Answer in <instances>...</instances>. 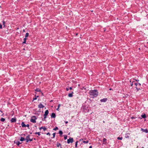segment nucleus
I'll return each instance as SVG.
<instances>
[{
  "mask_svg": "<svg viewBox=\"0 0 148 148\" xmlns=\"http://www.w3.org/2000/svg\"><path fill=\"white\" fill-rule=\"evenodd\" d=\"M43 128L42 129H43L44 131H45L47 129L46 127H45V126L43 127Z\"/></svg>",
  "mask_w": 148,
  "mask_h": 148,
  "instance_id": "obj_37",
  "label": "nucleus"
},
{
  "mask_svg": "<svg viewBox=\"0 0 148 148\" xmlns=\"http://www.w3.org/2000/svg\"><path fill=\"white\" fill-rule=\"evenodd\" d=\"M112 90V88H110L109 89L110 90Z\"/></svg>",
  "mask_w": 148,
  "mask_h": 148,
  "instance_id": "obj_55",
  "label": "nucleus"
},
{
  "mask_svg": "<svg viewBox=\"0 0 148 148\" xmlns=\"http://www.w3.org/2000/svg\"><path fill=\"white\" fill-rule=\"evenodd\" d=\"M83 139L82 138H81L79 140V141H81L82 140H83Z\"/></svg>",
  "mask_w": 148,
  "mask_h": 148,
  "instance_id": "obj_51",
  "label": "nucleus"
},
{
  "mask_svg": "<svg viewBox=\"0 0 148 148\" xmlns=\"http://www.w3.org/2000/svg\"><path fill=\"white\" fill-rule=\"evenodd\" d=\"M65 123L67 124V123H68V121H65Z\"/></svg>",
  "mask_w": 148,
  "mask_h": 148,
  "instance_id": "obj_50",
  "label": "nucleus"
},
{
  "mask_svg": "<svg viewBox=\"0 0 148 148\" xmlns=\"http://www.w3.org/2000/svg\"><path fill=\"white\" fill-rule=\"evenodd\" d=\"M43 128V127H40L39 128V129L40 130H41V129H42Z\"/></svg>",
  "mask_w": 148,
  "mask_h": 148,
  "instance_id": "obj_47",
  "label": "nucleus"
},
{
  "mask_svg": "<svg viewBox=\"0 0 148 148\" xmlns=\"http://www.w3.org/2000/svg\"><path fill=\"white\" fill-rule=\"evenodd\" d=\"M134 85L136 86V88L137 90V91H138L139 90H141L140 88L141 86V84L139 83H134Z\"/></svg>",
  "mask_w": 148,
  "mask_h": 148,
  "instance_id": "obj_3",
  "label": "nucleus"
},
{
  "mask_svg": "<svg viewBox=\"0 0 148 148\" xmlns=\"http://www.w3.org/2000/svg\"><path fill=\"white\" fill-rule=\"evenodd\" d=\"M2 23H3V27H5V21H2Z\"/></svg>",
  "mask_w": 148,
  "mask_h": 148,
  "instance_id": "obj_26",
  "label": "nucleus"
},
{
  "mask_svg": "<svg viewBox=\"0 0 148 148\" xmlns=\"http://www.w3.org/2000/svg\"><path fill=\"white\" fill-rule=\"evenodd\" d=\"M46 119V118H45V117H44V119H42V121H45V120H45Z\"/></svg>",
  "mask_w": 148,
  "mask_h": 148,
  "instance_id": "obj_44",
  "label": "nucleus"
},
{
  "mask_svg": "<svg viewBox=\"0 0 148 148\" xmlns=\"http://www.w3.org/2000/svg\"><path fill=\"white\" fill-rule=\"evenodd\" d=\"M60 148H62V147L61 146H60Z\"/></svg>",
  "mask_w": 148,
  "mask_h": 148,
  "instance_id": "obj_61",
  "label": "nucleus"
},
{
  "mask_svg": "<svg viewBox=\"0 0 148 148\" xmlns=\"http://www.w3.org/2000/svg\"><path fill=\"white\" fill-rule=\"evenodd\" d=\"M69 89L68 88H66V90L67 91H68Z\"/></svg>",
  "mask_w": 148,
  "mask_h": 148,
  "instance_id": "obj_49",
  "label": "nucleus"
},
{
  "mask_svg": "<svg viewBox=\"0 0 148 148\" xmlns=\"http://www.w3.org/2000/svg\"><path fill=\"white\" fill-rule=\"evenodd\" d=\"M5 119L3 118H1L0 119V121L2 122H4L5 121Z\"/></svg>",
  "mask_w": 148,
  "mask_h": 148,
  "instance_id": "obj_23",
  "label": "nucleus"
},
{
  "mask_svg": "<svg viewBox=\"0 0 148 148\" xmlns=\"http://www.w3.org/2000/svg\"><path fill=\"white\" fill-rule=\"evenodd\" d=\"M58 133L60 134V136H62V135L63 133L61 130L59 131Z\"/></svg>",
  "mask_w": 148,
  "mask_h": 148,
  "instance_id": "obj_18",
  "label": "nucleus"
},
{
  "mask_svg": "<svg viewBox=\"0 0 148 148\" xmlns=\"http://www.w3.org/2000/svg\"><path fill=\"white\" fill-rule=\"evenodd\" d=\"M26 40H27L26 38H24V39H23L24 41L22 43L23 44H26Z\"/></svg>",
  "mask_w": 148,
  "mask_h": 148,
  "instance_id": "obj_22",
  "label": "nucleus"
},
{
  "mask_svg": "<svg viewBox=\"0 0 148 148\" xmlns=\"http://www.w3.org/2000/svg\"><path fill=\"white\" fill-rule=\"evenodd\" d=\"M73 92L72 91L71 93H70L69 94L68 96V97H73Z\"/></svg>",
  "mask_w": 148,
  "mask_h": 148,
  "instance_id": "obj_14",
  "label": "nucleus"
},
{
  "mask_svg": "<svg viewBox=\"0 0 148 148\" xmlns=\"http://www.w3.org/2000/svg\"><path fill=\"white\" fill-rule=\"evenodd\" d=\"M25 140H26V143H28L29 142V139H25Z\"/></svg>",
  "mask_w": 148,
  "mask_h": 148,
  "instance_id": "obj_38",
  "label": "nucleus"
},
{
  "mask_svg": "<svg viewBox=\"0 0 148 148\" xmlns=\"http://www.w3.org/2000/svg\"><path fill=\"white\" fill-rule=\"evenodd\" d=\"M78 34L77 33H76V36H77L78 35Z\"/></svg>",
  "mask_w": 148,
  "mask_h": 148,
  "instance_id": "obj_57",
  "label": "nucleus"
},
{
  "mask_svg": "<svg viewBox=\"0 0 148 148\" xmlns=\"http://www.w3.org/2000/svg\"><path fill=\"white\" fill-rule=\"evenodd\" d=\"M136 81L137 82H138V81H139V80L138 79H137V80H136Z\"/></svg>",
  "mask_w": 148,
  "mask_h": 148,
  "instance_id": "obj_53",
  "label": "nucleus"
},
{
  "mask_svg": "<svg viewBox=\"0 0 148 148\" xmlns=\"http://www.w3.org/2000/svg\"><path fill=\"white\" fill-rule=\"evenodd\" d=\"M64 139L65 140H66L67 139V135H64Z\"/></svg>",
  "mask_w": 148,
  "mask_h": 148,
  "instance_id": "obj_32",
  "label": "nucleus"
},
{
  "mask_svg": "<svg viewBox=\"0 0 148 148\" xmlns=\"http://www.w3.org/2000/svg\"><path fill=\"white\" fill-rule=\"evenodd\" d=\"M141 130L143 132H144L146 133H148V130H147V129H144L142 128H141Z\"/></svg>",
  "mask_w": 148,
  "mask_h": 148,
  "instance_id": "obj_9",
  "label": "nucleus"
},
{
  "mask_svg": "<svg viewBox=\"0 0 148 148\" xmlns=\"http://www.w3.org/2000/svg\"><path fill=\"white\" fill-rule=\"evenodd\" d=\"M132 119H134V117H132Z\"/></svg>",
  "mask_w": 148,
  "mask_h": 148,
  "instance_id": "obj_62",
  "label": "nucleus"
},
{
  "mask_svg": "<svg viewBox=\"0 0 148 148\" xmlns=\"http://www.w3.org/2000/svg\"><path fill=\"white\" fill-rule=\"evenodd\" d=\"M46 134L47 135H49V136H50V134L49 133V132H48Z\"/></svg>",
  "mask_w": 148,
  "mask_h": 148,
  "instance_id": "obj_43",
  "label": "nucleus"
},
{
  "mask_svg": "<svg viewBox=\"0 0 148 148\" xmlns=\"http://www.w3.org/2000/svg\"><path fill=\"white\" fill-rule=\"evenodd\" d=\"M56 117V115L55 113H52L51 115V118H55Z\"/></svg>",
  "mask_w": 148,
  "mask_h": 148,
  "instance_id": "obj_13",
  "label": "nucleus"
},
{
  "mask_svg": "<svg viewBox=\"0 0 148 148\" xmlns=\"http://www.w3.org/2000/svg\"><path fill=\"white\" fill-rule=\"evenodd\" d=\"M23 32H25V29H23Z\"/></svg>",
  "mask_w": 148,
  "mask_h": 148,
  "instance_id": "obj_56",
  "label": "nucleus"
},
{
  "mask_svg": "<svg viewBox=\"0 0 148 148\" xmlns=\"http://www.w3.org/2000/svg\"><path fill=\"white\" fill-rule=\"evenodd\" d=\"M135 83V82L134 81H133L132 83L130 84L131 86H132L133 84V83Z\"/></svg>",
  "mask_w": 148,
  "mask_h": 148,
  "instance_id": "obj_40",
  "label": "nucleus"
},
{
  "mask_svg": "<svg viewBox=\"0 0 148 148\" xmlns=\"http://www.w3.org/2000/svg\"><path fill=\"white\" fill-rule=\"evenodd\" d=\"M3 114L1 115V116H3Z\"/></svg>",
  "mask_w": 148,
  "mask_h": 148,
  "instance_id": "obj_63",
  "label": "nucleus"
},
{
  "mask_svg": "<svg viewBox=\"0 0 148 148\" xmlns=\"http://www.w3.org/2000/svg\"><path fill=\"white\" fill-rule=\"evenodd\" d=\"M78 142V141H77L75 142V147L77 148V143Z\"/></svg>",
  "mask_w": 148,
  "mask_h": 148,
  "instance_id": "obj_27",
  "label": "nucleus"
},
{
  "mask_svg": "<svg viewBox=\"0 0 148 148\" xmlns=\"http://www.w3.org/2000/svg\"><path fill=\"white\" fill-rule=\"evenodd\" d=\"M56 133H54L53 134V137H52V138H54L55 136Z\"/></svg>",
  "mask_w": 148,
  "mask_h": 148,
  "instance_id": "obj_33",
  "label": "nucleus"
},
{
  "mask_svg": "<svg viewBox=\"0 0 148 148\" xmlns=\"http://www.w3.org/2000/svg\"><path fill=\"white\" fill-rule=\"evenodd\" d=\"M29 34L28 33H26V34H25V38H26L27 37H28V36H29Z\"/></svg>",
  "mask_w": 148,
  "mask_h": 148,
  "instance_id": "obj_24",
  "label": "nucleus"
},
{
  "mask_svg": "<svg viewBox=\"0 0 148 148\" xmlns=\"http://www.w3.org/2000/svg\"><path fill=\"white\" fill-rule=\"evenodd\" d=\"M74 141V140L73 138L70 137L67 140V143L68 144L70 143H72Z\"/></svg>",
  "mask_w": 148,
  "mask_h": 148,
  "instance_id": "obj_5",
  "label": "nucleus"
},
{
  "mask_svg": "<svg viewBox=\"0 0 148 148\" xmlns=\"http://www.w3.org/2000/svg\"><path fill=\"white\" fill-rule=\"evenodd\" d=\"M44 106L41 103L38 105V108H43Z\"/></svg>",
  "mask_w": 148,
  "mask_h": 148,
  "instance_id": "obj_11",
  "label": "nucleus"
},
{
  "mask_svg": "<svg viewBox=\"0 0 148 148\" xmlns=\"http://www.w3.org/2000/svg\"><path fill=\"white\" fill-rule=\"evenodd\" d=\"M69 89L70 90H72L73 89V88L72 87H69Z\"/></svg>",
  "mask_w": 148,
  "mask_h": 148,
  "instance_id": "obj_46",
  "label": "nucleus"
},
{
  "mask_svg": "<svg viewBox=\"0 0 148 148\" xmlns=\"http://www.w3.org/2000/svg\"><path fill=\"white\" fill-rule=\"evenodd\" d=\"M21 125L22 127H26V125H25L24 122H22L21 123Z\"/></svg>",
  "mask_w": 148,
  "mask_h": 148,
  "instance_id": "obj_15",
  "label": "nucleus"
},
{
  "mask_svg": "<svg viewBox=\"0 0 148 148\" xmlns=\"http://www.w3.org/2000/svg\"><path fill=\"white\" fill-rule=\"evenodd\" d=\"M89 148H92V146H90L89 147Z\"/></svg>",
  "mask_w": 148,
  "mask_h": 148,
  "instance_id": "obj_52",
  "label": "nucleus"
},
{
  "mask_svg": "<svg viewBox=\"0 0 148 148\" xmlns=\"http://www.w3.org/2000/svg\"><path fill=\"white\" fill-rule=\"evenodd\" d=\"M104 29V32H105V31H106V29H105L104 28V29Z\"/></svg>",
  "mask_w": 148,
  "mask_h": 148,
  "instance_id": "obj_54",
  "label": "nucleus"
},
{
  "mask_svg": "<svg viewBox=\"0 0 148 148\" xmlns=\"http://www.w3.org/2000/svg\"><path fill=\"white\" fill-rule=\"evenodd\" d=\"M25 138H24L21 137V138L20 139V140L21 141H23L24 140H25Z\"/></svg>",
  "mask_w": 148,
  "mask_h": 148,
  "instance_id": "obj_20",
  "label": "nucleus"
},
{
  "mask_svg": "<svg viewBox=\"0 0 148 148\" xmlns=\"http://www.w3.org/2000/svg\"><path fill=\"white\" fill-rule=\"evenodd\" d=\"M141 116L142 117V118L144 119H145L146 118V115L145 113H144L143 114H142L141 115Z\"/></svg>",
  "mask_w": 148,
  "mask_h": 148,
  "instance_id": "obj_17",
  "label": "nucleus"
},
{
  "mask_svg": "<svg viewBox=\"0 0 148 148\" xmlns=\"http://www.w3.org/2000/svg\"><path fill=\"white\" fill-rule=\"evenodd\" d=\"M35 134H38V136H39L40 135V132H36Z\"/></svg>",
  "mask_w": 148,
  "mask_h": 148,
  "instance_id": "obj_29",
  "label": "nucleus"
},
{
  "mask_svg": "<svg viewBox=\"0 0 148 148\" xmlns=\"http://www.w3.org/2000/svg\"><path fill=\"white\" fill-rule=\"evenodd\" d=\"M80 88L82 90H83L84 89L85 90L86 89V88H84V87L82 86V87H80Z\"/></svg>",
  "mask_w": 148,
  "mask_h": 148,
  "instance_id": "obj_36",
  "label": "nucleus"
},
{
  "mask_svg": "<svg viewBox=\"0 0 148 148\" xmlns=\"http://www.w3.org/2000/svg\"><path fill=\"white\" fill-rule=\"evenodd\" d=\"M103 123H105V121H103Z\"/></svg>",
  "mask_w": 148,
  "mask_h": 148,
  "instance_id": "obj_64",
  "label": "nucleus"
},
{
  "mask_svg": "<svg viewBox=\"0 0 148 148\" xmlns=\"http://www.w3.org/2000/svg\"><path fill=\"white\" fill-rule=\"evenodd\" d=\"M117 139L118 140H121L122 139V137H118L117 138Z\"/></svg>",
  "mask_w": 148,
  "mask_h": 148,
  "instance_id": "obj_34",
  "label": "nucleus"
},
{
  "mask_svg": "<svg viewBox=\"0 0 148 148\" xmlns=\"http://www.w3.org/2000/svg\"><path fill=\"white\" fill-rule=\"evenodd\" d=\"M60 146H61V144L59 143L58 142H57L56 143L57 147H59Z\"/></svg>",
  "mask_w": 148,
  "mask_h": 148,
  "instance_id": "obj_19",
  "label": "nucleus"
},
{
  "mask_svg": "<svg viewBox=\"0 0 148 148\" xmlns=\"http://www.w3.org/2000/svg\"><path fill=\"white\" fill-rule=\"evenodd\" d=\"M58 129V127H56L55 128L53 129V130H56Z\"/></svg>",
  "mask_w": 148,
  "mask_h": 148,
  "instance_id": "obj_28",
  "label": "nucleus"
},
{
  "mask_svg": "<svg viewBox=\"0 0 148 148\" xmlns=\"http://www.w3.org/2000/svg\"><path fill=\"white\" fill-rule=\"evenodd\" d=\"M88 142H89V141H88V140L86 141H83V143H86V144L88 143Z\"/></svg>",
  "mask_w": 148,
  "mask_h": 148,
  "instance_id": "obj_31",
  "label": "nucleus"
},
{
  "mask_svg": "<svg viewBox=\"0 0 148 148\" xmlns=\"http://www.w3.org/2000/svg\"><path fill=\"white\" fill-rule=\"evenodd\" d=\"M29 124H27V125H26V127H28V128L29 129Z\"/></svg>",
  "mask_w": 148,
  "mask_h": 148,
  "instance_id": "obj_41",
  "label": "nucleus"
},
{
  "mask_svg": "<svg viewBox=\"0 0 148 148\" xmlns=\"http://www.w3.org/2000/svg\"><path fill=\"white\" fill-rule=\"evenodd\" d=\"M2 25L0 23V29H1L2 28Z\"/></svg>",
  "mask_w": 148,
  "mask_h": 148,
  "instance_id": "obj_42",
  "label": "nucleus"
},
{
  "mask_svg": "<svg viewBox=\"0 0 148 148\" xmlns=\"http://www.w3.org/2000/svg\"><path fill=\"white\" fill-rule=\"evenodd\" d=\"M16 119L15 117L14 118H12L10 120V121L11 123H14L16 121Z\"/></svg>",
  "mask_w": 148,
  "mask_h": 148,
  "instance_id": "obj_8",
  "label": "nucleus"
},
{
  "mask_svg": "<svg viewBox=\"0 0 148 148\" xmlns=\"http://www.w3.org/2000/svg\"><path fill=\"white\" fill-rule=\"evenodd\" d=\"M52 101H53L52 100L51 101H50V102H52Z\"/></svg>",
  "mask_w": 148,
  "mask_h": 148,
  "instance_id": "obj_59",
  "label": "nucleus"
},
{
  "mask_svg": "<svg viewBox=\"0 0 148 148\" xmlns=\"http://www.w3.org/2000/svg\"><path fill=\"white\" fill-rule=\"evenodd\" d=\"M0 112H2V111L1 110H0Z\"/></svg>",
  "mask_w": 148,
  "mask_h": 148,
  "instance_id": "obj_60",
  "label": "nucleus"
},
{
  "mask_svg": "<svg viewBox=\"0 0 148 148\" xmlns=\"http://www.w3.org/2000/svg\"><path fill=\"white\" fill-rule=\"evenodd\" d=\"M37 119V118L35 116H32L30 119V121L33 123H36V120Z\"/></svg>",
  "mask_w": 148,
  "mask_h": 148,
  "instance_id": "obj_4",
  "label": "nucleus"
},
{
  "mask_svg": "<svg viewBox=\"0 0 148 148\" xmlns=\"http://www.w3.org/2000/svg\"><path fill=\"white\" fill-rule=\"evenodd\" d=\"M130 135V134L129 133H127L125 134V138H129V136Z\"/></svg>",
  "mask_w": 148,
  "mask_h": 148,
  "instance_id": "obj_12",
  "label": "nucleus"
},
{
  "mask_svg": "<svg viewBox=\"0 0 148 148\" xmlns=\"http://www.w3.org/2000/svg\"><path fill=\"white\" fill-rule=\"evenodd\" d=\"M21 136H25V134H21Z\"/></svg>",
  "mask_w": 148,
  "mask_h": 148,
  "instance_id": "obj_48",
  "label": "nucleus"
},
{
  "mask_svg": "<svg viewBox=\"0 0 148 148\" xmlns=\"http://www.w3.org/2000/svg\"><path fill=\"white\" fill-rule=\"evenodd\" d=\"M49 113V112L48 110H47L45 111V114L44 115V117H45V118H47V116L48 115Z\"/></svg>",
  "mask_w": 148,
  "mask_h": 148,
  "instance_id": "obj_6",
  "label": "nucleus"
},
{
  "mask_svg": "<svg viewBox=\"0 0 148 148\" xmlns=\"http://www.w3.org/2000/svg\"><path fill=\"white\" fill-rule=\"evenodd\" d=\"M14 143H16L18 147L22 143L16 140L14 141Z\"/></svg>",
  "mask_w": 148,
  "mask_h": 148,
  "instance_id": "obj_7",
  "label": "nucleus"
},
{
  "mask_svg": "<svg viewBox=\"0 0 148 148\" xmlns=\"http://www.w3.org/2000/svg\"><path fill=\"white\" fill-rule=\"evenodd\" d=\"M30 135H28V136H26V138L25 139H30Z\"/></svg>",
  "mask_w": 148,
  "mask_h": 148,
  "instance_id": "obj_30",
  "label": "nucleus"
},
{
  "mask_svg": "<svg viewBox=\"0 0 148 148\" xmlns=\"http://www.w3.org/2000/svg\"><path fill=\"white\" fill-rule=\"evenodd\" d=\"M38 97L39 96L38 95L36 96V95L34 96V97L33 98V101L36 100L37 99V98H38Z\"/></svg>",
  "mask_w": 148,
  "mask_h": 148,
  "instance_id": "obj_16",
  "label": "nucleus"
},
{
  "mask_svg": "<svg viewBox=\"0 0 148 148\" xmlns=\"http://www.w3.org/2000/svg\"><path fill=\"white\" fill-rule=\"evenodd\" d=\"M107 140L106 139V138H103V142H105Z\"/></svg>",
  "mask_w": 148,
  "mask_h": 148,
  "instance_id": "obj_35",
  "label": "nucleus"
},
{
  "mask_svg": "<svg viewBox=\"0 0 148 148\" xmlns=\"http://www.w3.org/2000/svg\"><path fill=\"white\" fill-rule=\"evenodd\" d=\"M60 104H59L58 106V108L56 109V110L58 111L59 110V108H60Z\"/></svg>",
  "mask_w": 148,
  "mask_h": 148,
  "instance_id": "obj_25",
  "label": "nucleus"
},
{
  "mask_svg": "<svg viewBox=\"0 0 148 148\" xmlns=\"http://www.w3.org/2000/svg\"><path fill=\"white\" fill-rule=\"evenodd\" d=\"M41 93V96H44V94L41 91V92H40Z\"/></svg>",
  "mask_w": 148,
  "mask_h": 148,
  "instance_id": "obj_45",
  "label": "nucleus"
},
{
  "mask_svg": "<svg viewBox=\"0 0 148 148\" xmlns=\"http://www.w3.org/2000/svg\"><path fill=\"white\" fill-rule=\"evenodd\" d=\"M107 100H108L107 98H103V99H101L100 101L101 102H105L107 101Z\"/></svg>",
  "mask_w": 148,
  "mask_h": 148,
  "instance_id": "obj_10",
  "label": "nucleus"
},
{
  "mask_svg": "<svg viewBox=\"0 0 148 148\" xmlns=\"http://www.w3.org/2000/svg\"><path fill=\"white\" fill-rule=\"evenodd\" d=\"M33 138H30V139H29V141L31 142V141H33Z\"/></svg>",
  "mask_w": 148,
  "mask_h": 148,
  "instance_id": "obj_39",
  "label": "nucleus"
},
{
  "mask_svg": "<svg viewBox=\"0 0 148 148\" xmlns=\"http://www.w3.org/2000/svg\"><path fill=\"white\" fill-rule=\"evenodd\" d=\"M98 92L97 90H90L88 94L91 97L94 98L97 97L98 95Z\"/></svg>",
  "mask_w": 148,
  "mask_h": 148,
  "instance_id": "obj_1",
  "label": "nucleus"
},
{
  "mask_svg": "<svg viewBox=\"0 0 148 148\" xmlns=\"http://www.w3.org/2000/svg\"><path fill=\"white\" fill-rule=\"evenodd\" d=\"M80 86V84H78V86Z\"/></svg>",
  "mask_w": 148,
  "mask_h": 148,
  "instance_id": "obj_58",
  "label": "nucleus"
},
{
  "mask_svg": "<svg viewBox=\"0 0 148 148\" xmlns=\"http://www.w3.org/2000/svg\"><path fill=\"white\" fill-rule=\"evenodd\" d=\"M81 110L84 112H87L89 111L88 106L85 104L82 105L81 108Z\"/></svg>",
  "mask_w": 148,
  "mask_h": 148,
  "instance_id": "obj_2",
  "label": "nucleus"
},
{
  "mask_svg": "<svg viewBox=\"0 0 148 148\" xmlns=\"http://www.w3.org/2000/svg\"><path fill=\"white\" fill-rule=\"evenodd\" d=\"M35 91L36 92H41V90L40 89L38 88H37L36 89H35Z\"/></svg>",
  "mask_w": 148,
  "mask_h": 148,
  "instance_id": "obj_21",
  "label": "nucleus"
}]
</instances>
